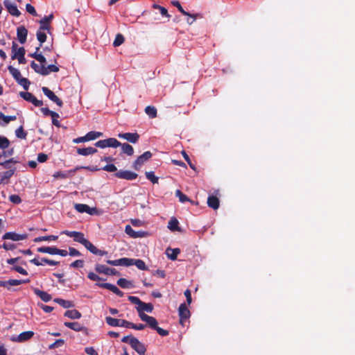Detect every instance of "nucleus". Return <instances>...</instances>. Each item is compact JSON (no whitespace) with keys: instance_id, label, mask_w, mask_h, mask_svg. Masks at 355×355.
<instances>
[{"instance_id":"1","label":"nucleus","mask_w":355,"mask_h":355,"mask_svg":"<svg viewBox=\"0 0 355 355\" xmlns=\"http://www.w3.org/2000/svg\"><path fill=\"white\" fill-rule=\"evenodd\" d=\"M62 234H65L69 237H73V240L83 245L87 250L94 254L104 256L107 254V252L98 249L89 241L85 238L83 233L76 231L64 230L61 232Z\"/></svg>"},{"instance_id":"2","label":"nucleus","mask_w":355,"mask_h":355,"mask_svg":"<svg viewBox=\"0 0 355 355\" xmlns=\"http://www.w3.org/2000/svg\"><path fill=\"white\" fill-rule=\"evenodd\" d=\"M139 318L141 320L146 322L150 328L157 331L160 336H166L169 334V331L168 330H165L158 327V322L154 317L150 316L146 313H140Z\"/></svg>"},{"instance_id":"3","label":"nucleus","mask_w":355,"mask_h":355,"mask_svg":"<svg viewBox=\"0 0 355 355\" xmlns=\"http://www.w3.org/2000/svg\"><path fill=\"white\" fill-rule=\"evenodd\" d=\"M6 152H3L2 155H0V170L6 169V171L13 170V171H16L17 167L15 164L19 163V162L14 158L4 159L3 157H6Z\"/></svg>"},{"instance_id":"4","label":"nucleus","mask_w":355,"mask_h":355,"mask_svg":"<svg viewBox=\"0 0 355 355\" xmlns=\"http://www.w3.org/2000/svg\"><path fill=\"white\" fill-rule=\"evenodd\" d=\"M171 4L173 6H174L175 7H176L178 8V10L183 15H185V16H188L189 17H191L192 19V21H189V19H187V22L188 24L189 25H191L197 18H201L202 17V15L200 14V13H197V14H190L188 12L185 11L183 8L182 7L180 3L177 1V0H174V1H171Z\"/></svg>"},{"instance_id":"5","label":"nucleus","mask_w":355,"mask_h":355,"mask_svg":"<svg viewBox=\"0 0 355 355\" xmlns=\"http://www.w3.org/2000/svg\"><path fill=\"white\" fill-rule=\"evenodd\" d=\"M120 142L115 138H108L103 140H99L95 143V146L100 148L107 147L117 148L119 147Z\"/></svg>"},{"instance_id":"6","label":"nucleus","mask_w":355,"mask_h":355,"mask_svg":"<svg viewBox=\"0 0 355 355\" xmlns=\"http://www.w3.org/2000/svg\"><path fill=\"white\" fill-rule=\"evenodd\" d=\"M152 157V153L150 151H146L142 155L139 156L137 159L133 162L132 167L138 171L141 166L147 162Z\"/></svg>"},{"instance_id":"7","label":"nucleus","mask_w":355,"mask_h":355,"mask_svg":"<svg viewBox=\"0 0 355 355\" xmlns=\"http://www.w3.org/2000/svg\"><path fill=\"white\" fill-rule=\"evenodd\" d=\"M19 96L28 102H31L35 107H41L43 105V101L38 100L36 97L30 92H20Z\"/></svg>"},{"instance_id":"8","label":"nucleus","mask_w":355,"mask_h":355,"mask_svg":"<svg viewBox=\"0 0 355 355\" xmlns=\"http://www.w3.org/2000/svg\"><path fill=\"white\" fill-rule=\"evenodd\" d=\"M178 314L180 317V323L182 325H184V321L189 319L191 316L190 311L185 303H182L180 305L178 308Z\"/></svg>"},{"instance_id":"9","label":"nucleus","mask_w":355,"mask_h":355,"mask_svg":"<svg viewBox=\"0 0 355 355\" xmlns=\"http://www.w3.org/2000/svg\"><path fill=\"white\" fill-rule=\"evenodd\" d=\"M95 270L99 274H104L107 275H119V272L115 268H110L105 265L97 263L95 265Z\"/></svg>"},{"instance_id":"10","label":"nucleus","mask_w":355,"mask_h":355,"mask_svg":"<svg viewBox=\"0 0 355 355\" xmlns=\"http://www.w3.org/2000/svg\"><path fill=\"white\" fill-rule=\"evenodd\" d=\"M114 176L119 179L133 180L137 178L138 174L130 171L119 170L115 173Z\"/></svg>"},{"instance_id":"11","label":"nucleus","mask_w":355,"mask_h":355,"mask_svg":"<svg viewBox=\"0 0 355 355\" xmlns=\"http://www.w3.org/2000/svg\"><path fill=\"white\" fill-rule=\"evenodd\" d=\"M80 168H86L83 166H77L76 168L71 169L67 171H57L53 174V178L60 179H67L74 175L76 172Z\"/></svg>"},{"instance_id":"12","label":"nucleus","mask_w":355,"mask_h":355,"mask_svg":"<svg viewBox=\"0 0 355 355\" xmlns=\"http://www.w3.org/2000/svg\"><path fill=\"white\" fill-rule=\"evenodd\" d=\"M42 90L44 94L47 96L51 101L55 103L59 107H62L63 105L62 101L50 89L46 87H43Z\"/></svg>"},{"instance_id":"13","label":"nucleus","mask_w":355,"mask_h":355,"mask_svg":"<svg viewBox=\"0 0 355 355\" xmlns=\"http://www.w3.org/2000/svg\"><path fill=\"white\" fill-rule=\"evenodd\" d=\"M130 346L138 353L139 355H145L146 352V346L137 338L132 339Z\"/></svg>"},{"instance_id":"14","label":"nucleus","mask_w":355,"mask_h":355,"mask_svg":"<svg viewBox=\"0 0 355 355\" xmlns=\"http://www.w3.org/2000/svg\"><path fill=\"white\" fill-rule=\"evenodd\" d=\"M118 137L125 139L132 144H136L139 139V135L137 132H125L118 134Z\"/></svg>"},{"instance_id":"15","label":"nucleus","mask_w":355,"mask_h":355,"mask_svg":"<svg viewBox=\"0 0 355 355\" xmlns=\"http://www.w3.org/2000/svg\"><path fill=\"white\" fill-rule=\"evenodd\" d=\"M96 285L101 288L110 290L119 297H123V293L115 285L110 283H97Z\"/></svg>"},{"instance_id":"16","label":"nucleus","mask_w":355,"mask_h":355,"mask_svg":"<svg viewBox=\"0 0 355 355\" xmlns=\"http://www.w3.org/2000/svg\"><path fill=\"white\" fill-rule=\"evenodd\" d=\"M33 335L34 332L32 331H24L17 336H12L10 340L13 342L23 343L31 339Z\"/></svg>"},{"instance_id":"17","label":"nucleus","mask_w":355,"mask_h":355,"mask_svg":"<svg viewBox=\"0 0 355 355\" xmlns=\"http://www.w3.org/2000/svg\"><path fill=\"white\" fill-rule=\"evenodd\" d=\"M27 238V234H19L13 232H8L3 235L2 239L4 240L10 239L15 241L25 240Z\"/></svg>"},{"instance_id":"18","label":"nucleus","mask_w":355,"mask_h":355,"mask_svg":"<svg viewBox=\"0 0 355 355\" xmlns=\"http://www.w3.org/2000/svg\"><path fill=\"white\" fill-rule=\"evenodd\" d=\"M106 263L110 265L114 266H132L131 259L126 258V257L121 258V259H116V260H107Z\"/></svg>"},{"instance_id":"19","label":"nucleus","mask_w":355,"mask_h":355,"mask_svg":"<svg viewBox=\"0 0 355 355\" xmlns=\"http://www.w3.org/2000/svg\"><path fill=\"white\" fill-rule=\"evenodd\" d=\"M3 4L6 8L8 12L12 16L19 17L21 15L20 11L18 10L17 6L10 2L9 0H5Z\"/></svg>"},{"instance_id":"20","label":"nucleus","mask_w":355,"mask_h":355,"mask_svg":"<svg viewBox=\"0 0 355 355\" xmlns=\"http://www.w3.org/2000/svg\"><path fill=\"white\" fill-rule=\"evenodd\" d=\"M26 53V50L24 47H19L17 49V52H15L11 55V58L12 60L17 59L19 64H26V60L24 57Z\"/></svg>"},{"instance_id":"21","label":"nucleus","mask_w":355,"mask_h":355,"mask_svg":"<svg viewBox=\"0 0 355 355\" xmlns=\"http://www.w3.org/2000/svg\"><path fill=\"white\" fill-rule=\"evenodd\" d=\"M53 15L51 14L48 16H44L42 19L39 21L40 23V29L43 31H48L50 30V26L49 24L53 19Z\"/></svg>"},{"instance_id":"22","label":"nucleus","mask_w":355,"mask_h":355,"mask_svg":"<svg viewBox=\"0 0 355 355\" xmlns=\"http://www.w3.org/2000/svg\"><path fill=\"white\" fill-rule=\"evenodd\" d=\"M74 208L79 213L85 212L90 215H93L96 212L95 208H91L87 205L85 204H75Z\"/></svg>"},{"instance_id":"23","label":"nucleus","mask_w":355,"mask_h":355,"mask_svg":"<svg viewBox=\"0 0 355 355\" xmlns=\"http://www.w3.org/2000/svg\"><path fill=\"white\" fill-rule=\"evenodd\" d=\"M27 35L28 31L24 26H21L17 28V36L19 42L21 44H23L26 42Z\"/></svg>"},{"instance_id":"24","label":"nucleus","mask_w":355,"mask_h":355,"mask_svg":"<svg viewBox=\"0 0 355 355\" xmlns=\"http://www.w3.org/2000/svg\"><path fill=\"white\" fill-rule=\"evenodd\" d=\"M33 292L44 302H49L52 298L51 295L49 294L47 292L41 291L37 288L33 289Z\"/></svg>"},{"instance_id":"25","label":"nucleus","mask_w":355,"mask_h":355,"mask_svg":"<svg viewBox=\"0 0 355 355\" xmlns=\"http://www.w3.org/2000/svg\"><path fill=\"white\" fill-rule=\"evenodd\" d=\"M13 170H8L0 173V184H7L9 183L10 178L15 174Z\"/></svg>"},{"instance_id":"26","label":"nucleus","mask_w":355,"mask_h":355,"mask_svg":"<svg viewBox=\"0 0 355 355\" xmlns=\"http://www.w3.org/2000/svg\"><path fill=\"white\" fill-rule=\"evenodd\" d=\"M31 67L34 69V71L40 73L42 76H47L49 74V71L46 69V67L44 64H42L41 66L36 64L34 61H32L31 63Z\"/></svg>"},{"instance_id":"27","label":"nucleus","mask_w":355,"mask_h":355,"mask_svg":"<svg viewBox=\"0 0 355 355\" xmlns=\"http://www.w3.org/2000/svg\"><path fill=\"white\" fill-rule=\"evenodd\" d=\"M64 325L71 329H73L75 331H83L87 329L78 322H65Z\"/></svg>"},{"instance_id":"28","label":"nucleus","mask_w":355,"mask_h":355,"mask_svg":"<svg viewBox=\"0 0 355 355\" xmlns=\"http://www.w3.org/2000/svg\"><path fill=\"white\" fill-rule=\"evenodd\" d=\"M207 205L214 210L218 209L220 206L219 199L215 196H209L207 198Z\"/></svg>"},{"instance_id":"29","label":"nucleus","mask_w":355,"mask_h":355,"mask_svg":"<svg viewBox=\"0 0 355 355\" xmlns=\"http://www.w3.org/2000/svg\"><path fill=\"white\" fill-rule=\"evenodd\" d=\"M137 310L139 313V315L140 313H144V311L151 313L153 310V306L151 303H146L142 302L140 306L137 307Z\"/></svg>"},{"instance_id":"30","label":"nucleus","mask_w":355,"mask_h":355,"mask_svg":"<svg viewBox=\"0 0 355 355\" xmlns=\"http://www.w3.org/2000/svg\"><path fill=\"white\" fill-rule=\"evenodd\" d=\"M97 152V149L94 147L87 148H77V153L80 155L87 156L89 155L94 154Z\"/></svg>"},{"instance_id":"31","label":"nucleus","mask_w":355,"mask_h":355,"mask_svg":"<svg viewBox=\"0 0 355 355\" xmlns=\"http://www.w3.org/2000/svg\"><path fill=\"white\" fill-rule=\"evenodd\" d=\"M53 301L64 309L73 308L75 306V304L72 301L66 300L61 298H55Z\"/></svg>"},{"instance_id":"32","label":"nucleus","mask_w":355,"mask_h":355,"mask_svg":"<svg viewBox=\"0 0 355 355\" xmlns=\"http://www.w3.org/2000/svg\"><path fill=\"white\" fill-rule=\"evenodd\" d=\"M119 146L121 148V153L126 154L128 156H132L134 154L133 147L128 143L122 144L120 142Z\"/></svg>"},{"instance_id":"33","label":"nucleus","mask_w":355,"mask_h":355,"mask_svg":"<svg viewBox=\"0 0 355 355\" xmlns=\"http://www.w3.org/2000/svg\"><path fill=\"white\" fill-rule=\"evenodd\" d=\"M180 253V250L179 248H167L166 254L169 259L171 260H176L178 255Z\"/></svg>"},{"instance_id":"34","label":"nucleus","mask_w":355,"mask_h":355,"mask_svg":"<svg viewBox=\"0 0 355 355\" xmlns=\"http://www.w3.org/2000/svg\"><path fill=\"white\" fill-rule=\"evenodd\" d=\"M64 315L65 317H67L73 320L79 319L82 316L80 312H79L76 309L67 310V311H65Z\"/></svg>"},{"instance_id":"35","label":"nucleus","mask_w":355,"mask_h":355,"mask_svg":"<svg viewBox=\"0 0 355 355\" xmlns=\"http://www.w3.org/2000/svg\"><path fill=\"white\" fill-rule=\"evenodd\" d=\"M168 228L172 232L180 231L179 222L175 217L171 218L168 224Z\"/></svg>"},{"instance_id":"36","label":"nucleus","mask_w":355,"mask_h":355,"mask_svg":"<svg viewBox=\"0 0 355 355\" xmlns=\"http://www.w3.org/2000/svg\"><path fill=\"white\" fill-rule=\"evenodd\" d=\"M58 236L55 235H49V236H43L36 237L33 239L35 243H39L42 241H56L58 240Z\"/></svg>"},{"instance_id":"37","label":"nucleus","mask_w":355,"mask_h":355,"mask_svg":"<svg viewBox=\"0 0 355 355\" xmlns=\"http://www.w3.org/2000/svg\"><path fill=\"white\" fill-rule=\"evenodd\" d=\"M37 252L41 253H47L49 254H55L56 247L43 246L37 249Z\"/></svg>"},{"instance_id":"38","label":"nucleus","mask_w":355,"mask_h":355,"mask_svg":"<svg viewBox=\"0 0 355 355\" xmlns=\"http://www.w3.org/2000/svg\"><path fill=\"white\" fill-rule=\"evenodd\" d=\"M132 265H135L137 268L141 270H148V267L146 266L145 262L141 259H131Z\"/></svg>"},{"instance_id":"39","label":"nucleus","mask_w":355,"mask_h":355,"mask_svg":"<svg viewBox=\"0 0 355 355\" xmlns=\"http://www.w3.org/2000/svg\"><path fill=\"white\" fill-rule=\"evenodd\" d=\"M145 112L151 119L157 117V109L155 108V107L151 105L146 107Z\"/></svg>"},{"instance_id":"40","label":"nucleus","mask_w":355,"mask_h":355,"mask_svg":"<svg viewBox=\"0 0 355 355\" xmlns=\"http://www.w3.org/2000/svg\"><path fill=\"white\" fill-rule=\"evenodd\" d=\"M116 283L120 287L123 288H129L133 287L132 283L125 278L119 279Z\"/></svg>"},{"instance_id":"41","label":"nucleus","mask_w":355,"mask_h":355,"mask_svg":"<svg viewBox=\"0 0 355 355\" xmlns=\"http://www.w3.org/2000/svg\"><path fill=\"white\" fill-rule=\"evenodd\" d=\"M175 196L179 198V200L181 202H190L191 204H194L193 200H190L185 194H184L179 189L176 190Z\"/></svg>"},{"instance_id":"42","label":"nucleus","mask_w":355,"mask_h":355,"mask_svg":"<svg viewBox=\"0 0 355 355\" xmlns=\"http://www.w3.org/2000/svg\"><path fill=\"white\" fill-rule=\"evenodd\" d=\"M8 69L17 82L21 78L20 71L14 67L10 65L8 67Z\"/></svg>"},{"instance_id":"43","label":"nucleus","mask_w":355,"mask_h":355,"mask_svg":"<svg viewBox=\"0 0 355 355\" xmlns=\"http://www.w3.org/2000/svg\"><path fill=\"white\" fill-rule=\"evenodd\" d=\"M30 57L35 59L38 62H40L41 64H45L46 62V60L45 57L40 53L34 52L33 53H30L28 55Z\"/></svg>"},{"instance_id":"44","label":"nucleus","mask_w":355,"mask_h":355,"mask_svg":"<svg viewBox=\"0 0 355 355\" xmlns=\"http://www.w3.org/2000/svg\"><path fill=\"white\" fill-rule=\"evenodd\" d=\"M43 30H39L36 33L37 40L40 42V46H42V44L46 40L47 36Z\"/></svg>"},{"instance_id":"45","label":"nucleus","mask_w":355,"mask_h":355,"mask_svg":"<svg viewBox=\"0 0 355 355\" xmlns=\"http://www.w3.org/2000/svg\"><path fill=\"white\" fill-rule=\"evenodd\" d=\"M105 321L106 323L111 327H119V324L121 322V320L114 318L110 316H107L105 318Z\"/></svg>"},{"instance_id":"46","label":"nucleus","mask_w":355,"mask_h":355,"mask_svg":"<svg viewBox=\"0 0 355 355\" xmlns=\"http://www.w3.org/2000/svg\"><path fill=\"white\" fill-rule=\"evenodd\" d=\"M87 141L94 140L100 137L103 136V132L96 131H90L86 134Z\"/></svg>"},{"instance_id":"47","label":"nucleus","mask_w":355,"mask_h":355,"mask_svg":"<svg viewBox=\"0 0 355 355\" xmlns=\"http://www.w3.org/2000/svg\"><path fill=\"white\" fill-rule=\"evenodd\" d=\"M15 135L17 138L25 139L27 136V132L24 130L23 126L21 125L15 130Z\"/></svg>"},{"instance_id":"48","label":"nucleus","mask_w":355,"mask_h":355,"mask_svg":"<svg viewBox=\"0 0 355 355\" xmlns=\"http://www.w3.org/2000/svg\"><path fill=\"white\" fill-rule=\"evenodd\" d=\"M146 177L148 180H149L153 184H157L159 178L158 177L155 175L153 171H148L145 173Z\"/></svg>"},{"instance_id":"49","label":"nucleus","mask_w":355,"mask_h":355,"mask_svg":"<svg viewBox=\"0 0 355 355\" xmlns=\"http://www.w3.org/2000/svg\"><path fill=\"white\" fill-rule=\"evenodd\" d=\"M124 37L122 34L119 33L116 35L115 40L113 42V46L114 47L121 45L124 42Z\"/></svg>"},{"instance_id":"50","label":"nucleus","mask_w":355,"mask_h":355,"mask_svg":"<svg viewBox=\"0 0 355 355\" xmlns=\"http://www.w3.org/2000/svg\"><path fill=\"white\" fill-rule=\"evenodd\" d=\"M0 119H2L4 124H8L10 121H15L17 119L16 116H5L2 112H0Z\"/></svg>"},{"instance_id":"51","label":"nucleus","mask_w":355,"mask_h":355,"mask_svg":"<svg viewBox=\"0 0 355 355\" xmlns=\"http://www.w3.org/2000/svg\"><path fill=\"white\" fill-rule=\"evenodd\" d=\"M17 83L22 86L25 90H28L31 85V82L26 78L23 77L19 79Z\"/></svg>"},{"instance_id":"52","label":"nucleus","mask_w":355,"mask_h":355,"mask_svg":"<svg viewBox=\"0 0 355 355\" xmlns=\"http://www.w3.org/2000/svg\"><path fill=\"white\" fill-rule=\"evenodd\" d=\"M10 145V141L4 136H0V149H6Z\"/></svg>"},{"instance_id":"53","label":"nucleus","mask_w":355,"mask_h":355,"mask_svg":"<svg viewBox=\"0 0 355 355\" xmlns=\"http://www.w3.org/2000/svg\"><path fill=\"white\" fill-rule=\"evenodd\" d=\"M41 111L46 116H51V117L60 116L57 112L50 110L48 107H42Z\"/></svg>"},{"instance_id":"54","label":"nucleus","mask_w":355,"mask_h":355,"mask_svg":"<svg viewBox=\"0 0 355 355\" xmlns=\"http://www.w3.org/2000/svg\"><path fill=\"white\" fill-rule=\"evenodd\" d=\"M64 344V340L63 339H58L53 343L51 344L49 346V349H53L58 347L62 346Z\"/></svg>"},{"instance_id":"55","label":"nucleus","mask_w":355,"mask_h":355,"mask_svg":"<svg viewBox=\"0 0 355 355\" xmlns=\"http://www.w3.org/2000/svg\"><path fill=\"white\" fill-rule=\"evenodd\" d=\"M153 7L155 9H158L160 12V14L162 15V16H166L167 17H169L170 15H168V10L166 8H165L163 6H161L159 5H157V4H153Z\"/></svg>"},{"instance_id":"56","label":"nucleus","mask_w":355,"mask_h":355,"mask_svg":"<svg viewBox=\"0 0 355 355\" xmlns=\"http://www.w3.org/2000/svg\"><path fill=\"white\" fill-rule=\"evenodd\" d=\"M49 259L47 258H42L41 259V261H40L37 258H34L31 260H30V262L33 263L35 266H42L44 263H48Z\"/></svg>"},{"instance_id":"57","label":"nucleus","mask_w":355,"mask_h":355,"mask_svg":"<svg viewBox=\"0 0 355 355\" xmlns=\"http://www.w3.org/2000/svg\"><path fill=\"white\" fill-rule=\"evenodd\" d=\"M102 170L105 171L107 172H116V173L118 171L117 168L113 164H109L104 166L102 168Z\"/></svg>"},{"instance_id":"58","label":"nucleus","mask_w":355,"mask_h":355,"mask_svg":"<svg viewBox=\"0 0 355 355\" xmlns=\"http://www.w3.org/2000/svg\"><path fill=\"white\" fill-rule=\"evenodd\" d=\"M9 200L11 202L19 205L21 202V199L19 196L16 194H12L9 196Z\"/></svg>"},{"instance_id":"59","label":"nucleus","mask_w":355,"mask_h":355,"mask_svg":"<svg viewBox=\"0 0 355 355\" xmlns=\"http://www.w3.org/2000/svg\"><path fill=\"white\" fill-rule=\"evenodd\" d=\"M182 155L183 156V157L184 158L185 161L188 163V164L189 165V166L193 169V170H196V167H195V165L193 164V163L191 162L189 155H187V153L183 150L182 151Z\"/></svg>"},{"instance_id":"60","label":"nucleus","mask_w":355,"mask_h":355,"mask_svg":"<svg viewBox=\"0 0 355 355\" xmlns=\"http://www.w3.org/2000/svg\"><path fill=\"white\" fill-rule=\"evenodd\" d=\"M84 266V261L82 259H78L72 262L70 266L72 268H83Z\"/></svg>"},{"instance_id":"61","label":"nucleus","mask_w":355,"mask_h":355,"mask_svg":"<svg viewBox=\"0 0 355 355\" xmlns=\"http://www.w3.org/2000/svg\"><path fill=\"white\" fill-rule=\"evenodd\" d=\"M128 300L131 303L138 305V306H140V304L142 302V301H141V300L138 297H136V296H128Z\"/></svg>"},{"instance_id":"62","label":"nucleus","mask_w":355,"mask_h":355,"mask_svg":"<svg viewBox=\"0 0 355 355\" xmlns=\"http://www.w3.org/2000/svg\"><path fill=\"white\" fill-rule=\"evenodd\" d=\"M125 232L132 238L134 237L135 234V231L132 228V227L130 225H127L125 226Z\"/></svg>"},{"instance_id":"63","label":"nucleus","mask_w":355,"mask_h":355,"mask_svg":"<svg viewBox=\"0 0 355 355\" xmlns=\"http://www.w3.org/2000/svg\"><path fill=\"white\" fill-rule=\"evenodd\" d=\"M26 10L31 15H32L33 16H36L37 15V12L35 10V8L32 5H31L29 3H27L26 5Z\"/></svg>"},{"instance_id":"64","label":"nucleus","mask_w":355,"mask_h":355,"mask_svg":"<svg viewBox=\"0 0 355 355\" xmlns=\"http://www.w3.org/2000/svg\"><path fill=\"white\" fill-rule=\"evenodd\" d=\"M85 352L88 355H98V352L93 347H87L85 349Z\"/></svg>"}]
</instances>
